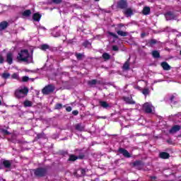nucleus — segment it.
I'll use <instances>...</instances> for the list:
<instances>
[{
	"instance_id": "obj_55",
	"label": "nucleus",
	"mask_w": 181,
	"mask_h": 181,
	"mask_svg": "<svg viewBox=\"0 0 181 181\" xmlns=\"http://www.w3.org/2000/svg\"><path fill=\"white\" fill-rule=\"evenodd\" d=\"M2 104V101H1V100H0V105Z\"/></svg>"
},
{
	"instance_id": "obj_25",
	"label": "nucleus",
	"mask_w": 181,
	"mask_h": 181,
	"mask_svg": "<svg viewBox=\"0 0 181 181\" xmlns=\"http://www.w3.org/2000/svg\"><path fill=\"white\" fill-rule=\"evenodd\" d=\"M3 165L5 168H11L12 163H11V161L6 160L3 161Z\"/></svg>"
},
{
	"instance_id": "obj_2",
	"label": "nucleus",
	"mask_w": 181,
	"mask_h": 181,
	"mask_svg": "<svg viewBox=\"0 0 181 181\" xmlns=\"http://www.w3.org/2000/svg\"><path fill=\"white\" fill-rule=\"evenodd\" d=\"M34 173L35 176H37L38 177H43V176L47 175V169L45 168H39L34 170Z\"/></svg>"
},
{
	"instance_id": "obj_20",
	"label": "nucleus",
	"mask_w": 181,
	"mask_h": 181,
	"mask_svg": "<svg viewBox=\"0 0 181 181\" xmlns=\"http://www.w3.org/2000/svg\"><path fill=\"white\" fill-rule=\"evenodd\" d=\"M99 104L103 108H110V104L105 101H100Z\"/></svg>"
},
{
	"instance_id": "obj_54",
	"label": "nucleus",
	"mask_w": 181,
	"mask_h": 181,
	"mask_svg": "<svg viewBox=\"0 0 181 181\" xmlns=\"http://www.w3.org/2000/svg\"><path fill=\"white\" fill-rule=\"evenodd\" d=\"M31 54H33V49H31Z\"/></svg>"
},
{
	"instance_id": "obj_15",
	"label": "nucleus",
	"mask_w": 181,
	"mask_h": 181,
	"mask_svg": "<svg viewBox=\"0 0 181 181\" xmlns=\"http://www.w3.org/2000/svg\"><path fill=\"white\" fill-rule=\"evenodd\" d=\"M88 86H90V87H94L95 86H96V84H100V81H98L96 79H93V80L88 81Z\"/></svg>"
},
{
	"instance_id": "obj_17",
	"label": "nucleus",
	"mask_w": 181,
	"mask_h": 181,
	"mask_svg": "<svg viewBox=\"0 0 181 181\" xmlns=\"http://www.w3.org/2000/svg\"><path fill=\"white\" fill-rule=\"evenodd\" d=\"M159 156L161 158V159H169L170 156L167 152H161L159 153Z\"/></svg>"
},
{
	"instance_id": "obj_41",
	"label": "nucleus",
	"mask_w": 181,
	"mask_h": 181,
	"mask_svg": "<svg viewBox=\"0 0 181 181\" xmlns=\"http://www.w3.org/2000/svg\"><path fill=\"white\" fill-rule=\"evenodd\" d=\"M119 49L118 48V46H117V45H113V46H112V50H113L114 52H118Z\"/></svg>"
},
{
	"instance_id": "obj_32",
	"label": "nucleus",
	"mask_w": 181,
	"mask_h": 181,
	"mask_svg": "<svg viewBox=\"0 0 181 181\" xmlns=\"http://www.w3.org/2000/svg\"><path fill=\"white\" fill-rule=\"evenodd\" d=\"M24 107H32V103L30 100H25L24 102Z\"/></svg>"
},
{
	"instance_id": "obj_52",
	"label": "nucleus",
	"mask_w": 181,
	"mask_h": 181,
	"mask_svg": "<svg viewBox=\"0 0 181 181\" xmlns=\"http://www.w3.org/2000/svg\"><path fill=\"white\" fill-rule=\"evenodd\" d=\"M173 98H175V96H171V97H170V101H173Z\"/></svg>"
},
{
	"instance_id": "obj_4",
	"label": "nucleus",
	"mask_w": 181,
	"mask_h": 181,
	"mask_svg": "<svg viewBox=\"0 0 181 181\" xmlns=\"http://www.w3.org/2000/svg\"><path fill=\"white\" fill-rule=\"evenodd\" d=\"M117 8L118 9H127L128 8V2H127V0H119L117 1Z\"/></svg>"
},
{
	"instance_id": "obj_10",
	"label": "nucleus",
	"mask_w": 181,
	"mask_h": 181,
	"mask_svg": "<svg viewBox=\"0 0 181 181\" xmlns=\"http://www.w3.org/2000/svg\"><path fill=\"white\" fill-rule=\"evenodd\" d=\"M122 100L125 101L126 104H131V105H134L135 104V101L134 100H132V97H125L124 96L122 98Z\"/></svg>"
},
{
	"instance_id": "obj_29",
	"label": "nucleus",
	"mask_w": 181,
	"mask_h": 181,
	"mask_svg": "<svg viewBox=\"0 0 181 181\" xmlns=\"http://www.w3.org/2000/svg\"><path fill=\"white\" fill-rule=\"evenodd\" d=\"M75 56L78 60H83V57H84V54L81 53H76Z\"/></svg>"
},
{
	"instance_id": "obj_7",
	"label": "nucleus",
	"mask_w": 181,
	"mask_h": 181,
	"mask_svg": "<svg viewBox=\"0 0 181 181\" xmlns=\"http://www.w3.org/2000/svg\"><path fill=\"white\" fill-rule=\"evenodd\" d=\"M6 62H8V64H12V63H13V54L12 52L7 53Z\"/></svg>"
},
{
	"instance_id": "obj_57",
	"label": "nucleus",
	"mask_w": 181,
	"mask_h": 181,
	"mask_svg": "<svg viewBox=\"0 0 181 181\" xmlns=\"http://www.w3.org/2000/svg\"><path fill=\"white\" fill-rule=\"evenodd\" d=\"M96 2H98V1H100V0H95Z\"/></svg>"
},
{
	"instance_id": "obj_19",
	"label": "nucleus",
	"mask_w": 181,
	"mask_h": 181,
	"mask_svg": "<svg viewBox=\"0 0 181 181\" xmlns=\"http://www.w3.org/2000/svg\"><path fill=\"white\" fill-rule=\"evenodd\" d=\"M131 59V58H129L127 59V61L125 62V63L124 64L122 69L123 70H129V60Z\"/></svg>"
},
{
	"instance_id": "obj_37",
	"label": "nucleus",
	"mask_w": 181,
	"mask_h": 181,
	"mask_svg": "<svg viewBox=\"0 0 181 181\" xmlns=\"http://www.w3.org/2000/svg\"><path fill=\"white\" fill-rule=\"evenodd\" d=\"M11 78H15L16 80H18V78H19V75H18V74H13L11 76Z\"/></svg>"
},
{
	"instance_id": "obj_47",
	"label": "nucleus",
	"mask_w": 181,
	"mask_h": 181,
	"mask_svg": "<svg viewBox=\"0 0 181 181\" xmlns=\"http://www.w3.org/2000/svg\"><path fill=\"white\" fill-rule=\"evenodd\" d=\"M144 95H149V91H143Z\"/></svg>"
},
{
	"instance_id": "obj_46",
	"label": "nucleus",
	"mask_w": 181,
	"mask_h": 181,
	"mask_svg": "<svg viewBox=\"0 0 181 181\" xmlns=\"http://www.w3.org/2000/svg\"><path fill=\"white\" fill-rule=\"evenodd\" d=\"M42 93L44 94V95H48V94H49L50 92H49V91H42Z\"/></svg>"
},
{
	"instance_id": "obj_36",
	"label": "nucleus",
	"mask_w": 181,
	"mask_h": 181,
	"mask_svg": "<svg viewBox=\"0 0 181 181\" xmlns=\"http://www.w3.org/2000/svg\"><path fill=\"white\" fill-rule=\"evenodd\" d=\"M133 165H134V166H141V165H142V161H141V160L135 161L133 163Z\"/></svg>"
},
{
	"instance_id": "obj_21",
	"label": "nucleus",
	"mask_w": 181,
	"mask_h": 181,
	"mask_svg": "<svg viewBox=\"0 0 181 181\" xmlns=\"http://www.w3.org/2000/svg\"><path fill=\"white\" fill-rule=\"evenodd\" d=\"M124 15H126V16H132L134 12L132 8H127L124 11Z\"/></svg>"
},
{
	"instance_id": "obj_33",
	"label": "nucleus",
	"mask_w": 181,
	"mask_h": 181,
	"mask_svg": "<svg viewBox=\"0 0 181 181\" xmlns=\"http://www.w3.org/2000/svg\"><path fill=\"white\" fill-rule=\"evenodd\" d=\"M55 110H62V108H63V105H62V103H57L55 105Z\"/></svg>"
},
{
	"instance_id": "obj_56",
	"label": "nucleus",
	"mask_w": 181,
	"mask_h": 181,
	"mask_svg": "<svg viewBox=\"0 0 181 181\" xmlns=\"http://www.w3.org/2000/svg\"><path fill=\"white\" fill-rule=\"evenodd\" d=\"M144 91H148V90L147 89H144Z\"/></svg>"
},
{
	"instance_id": "obj_34",
	"label": "nucleus",
	"mask_w": 181,
	"mask_h": 181,
	"mask_svg": "<svg viewBox=\"0 0 181 181\" xmlns=\"http://www.w3.org/2000/svg\"><path fill=\"white\" fill-rule=\"evenodd\" d=\"M83 46H84L85 47H91V43H90L88 41H85L83 43Z\"/></svg>"
},
{
	"instance_id": "obj_18",
	"label": "nucleus",
	"mask_w": 181,
	"mask_h": 181,
	"mask_svg": "<svg viewBox=\"0 0 181 181\" xmlns=\"http://www.w3.org/2000/svg\"><path fill=\"white\" fill-rule=\"evenodd\" d=\"M143 15H149L151 13V8L145 6L142 11Z\"/></svg>"
},
{
	"instance_id": "obj_5",
	"label": "nucleus",
	"mask_w": 181,
	"mask_h": 181,
	"mask_svg": "<svg viewBox=\"0 0 181 181\" xmlns=\"http://www.w3.org/2000/svg\"><path fill=\"white\" fill-rule=\"evenodd\" d=\"M165 18L166 21H173L176 19V15H175L172 11H168L165 13Z\"/></svg>"
},
{
	"instance_id": "obj_3",
	"label": "nucleus",
	"mask_w": 181,
	"mask_h": 181,
	"mask_svg": "<svg viewBox=\"0 0 181 181\" xmlns=\"http://www.w3.org/2000/svg\"><path fill=\"white\" fill-rule=\"evenodd\" d=\"M143 110L147 114H151V112L155 110V107H153L152 103H146L143 105Z\"/></svg>"
},
{
	"instance_id": "obj_51",
	"label": "nucleus",
	"mask_w": 181,
	"mask_h": 181,
	"mask_svg": "<svg viewBox=\"0 0 181 181\" xmlns=\"http://www.w3.org/2000/svg\"><path fill=\"white\" fill-rule=\"evenodd\" d=\"M81 172L82 175H84V173H86V170L84 169L81 170Z\"/></svg>"
},
{
	"instance_id": "obj_48",
	"label": "nucleus",
	"mask_w": 181,
	"mask_h": 181,
	"mask_svg": "<svg viewBox=\"0 0 181 181\" xmlns=\"http://www.w3.org/2000/svg\"><path fill=\"white\" fill-rule=\"evenodd\" d=\"M4 134H5V135H9V132H8V130H3Z\"/></svg>"
},
{
	"instance_id": "obj_28",
	"label": "nucleus",
	"mask_w": 181,
	"mask_h": 181,
	"mask_svg": "<svg viewBox=\"0 0 181 181\" xmlns=\"http://www.w3.org/2000/svg\"><path fill=\"white\" fill-rule=\"evenodd\" d=\"M156 43H158V41L155 39L150 40L148 42V44L149 45V46H151V47H152L153 45H156Z\"/></svg>"
},
{
	"instance_id": "obj_1",
	"label": "nucleus",
	"mask_w": 181,
	"mask_h": 181,
	"mask_svg": "<svg viewBox=\"0 0 181 181\" xmlns=\"http://www.w3.org/2000/svg\"><path fill=\"white\" fill-rule=\"evenodd\" d=\"M30 54L28 49H22L17 56V60L18 62H24L25 63H29V59H30Z\"/></svg>"
},
{
	"instance_id": "obj_16",
	"label": "nucleus",
	"mask_w": 181,
	"mask_h": 181,
	"mask_svg": "<svg viewBox=\"0 0 181 181\" xmlns=\"http://www.w3.org/2000/svg\"><path fill=\"white\" fill-rule=\"evenodd\" d=\"M8 26H9V23L7 21L0 23V30H5Z\"/></svg>"
},
{
	"instance_id": "obj_9",
	"label": "nucleus",
	"mask_w": 181,
	"mask_h": 181,
	"mask_svg": "<svg viewBox=\"0 0 181 181\" xmlns=\"http://www.w3.org/2000/svg\"><path fill=\"white\" fill-rule=\"evenodd\" d=\"M56 90V87H54V85L53 84H49L46 86L42 91H54Z\"/></svg>"
},
{
	"instance_id": "obj_23",
	"label": "nucleus",
	"mask_w": 181,
	"mask_h": 181,
	"mask_svg": "<svg viewBox=\"0 0 181 181\" xmlns=\"http://www.w3.org/2000/svg\"><path fill=\"white\" fill-rule=\"evenodd\" d=\"M23 16H25V18H28V16H30L32 15V11L30 10H25L22 13Z\"/></svg>"
},
{
	"instance_id": "obj_27",
	"label": "nucleus",
	"mask_w": 181,
	"mask_h": 181,
	"mask_svg": "<svg viewBox=\"0 0 181 181\" xmlns=\"http://www.w3.org/2000/svg\"><path fill=\"white\" fill-rule=\"evenodd\" d=\"M40 49H41V50L46 52V50H47V49H50V46H49V45H47V44H44L40 46Z\"/></svg>"
},
{
	"instance_id": "obj_6",
	"label": "nucleus",
	"mask_w": 181,
	"mask_h": 181,
	"mask_svg": "<svg viewBox=\"0 0 181 181\" xmlns=\"http://www.w3.org/2000/svg\"><path fill=\"white\" fill-rule=\"evenodd\" d=\"M28 95V91H16L15 96L16 98H23Z\"/></svg>"
},
{
	"instance_id": "obj_38",
	"label": "nucleus",
	"mask_w": 181,
	"mask_h": 181,
	"mask_svg": "<svg viewBox=\"0 0 181 181\" xmlns=\"http://www.w3.org/2000/svg\"><path fill=\"white\" fill-rule=\"evenodd\" d=\"M53 4H56L57 5H59V4H62V0H52Z\"/></svg>"
},
{
	"instance_id": "obj_12",
	"label": "nucleus",
	"mask_w": 181,
	"mask_h": 181,
	"mask_svg": "<svg viewBox=\"0 0 181 181\" xmlns=\"http://www.w3.org/2000/svg\"><path fill=\"white\" fill-rule=\"evenodd\" d=\"M42 18V14L39 13H35L33 15V20L35 22H40V19Z\"/></svg>"
},
{
	"instance_id": "obj_49",
	"label": "nucleus",
	"mask_w": 181,
	"mask_h": 181,
	"mask_svg": "<svg viewBox=\"0 0 181 181\" xmlns=\"http://www.w3.org/2000/svg\"><path fill=\"white\" fill-rule=\"evenodd\" d=\"M118 28H124V24L120 23L117 25Z\"/></svg>"
},
{
	"instance_id": "obj_11",
	"label": "nucleus",
	"mask_w": 181,
	"mask_h": 181,
	"mask_svg": "<svg viewBox=\"0 0 181 181\" xmlns=\"http://www.w3.org/2000/svg\"><path fill=\"white\" fill-rule=\"evenodd\" d=\"M161 67H163V70H165V71H168L169 70H170V69H172V67L170 66L169 64H168V62H163L160 64Z\"/></svg>"
},
{
	"instance_id": "obj_26",
	"label": "nucleus",
	"mask_w": 181,
	"mask_h": 181,
	"mask_svg": "<svg viewBox=\"0 0 181 181\" xmlns=\"http://www.w3.org/2000/svg\"><path fill=\"white\" fill-rule=\"evenodd\" d=\"M117 35H119V36H122L123 37H125V36H128V33L127 32H124L122 30H118L117 31Z\"/></svg>"
},
{
	"instance_id": "obj_42",
	"label": "nucleus",
	"mask_w": 181,
	"mask_h": 181,
	"mask_svg": "<svg viewBox=\"0 0 181 181\" xmlns=\"http://www.w3.org/2000/svg\"><path fill=\"white\" fill-rule=\"evenodd\" d=\"M4 62H5V59H4L2 55H0V64H4Z\"/></svg>"
},
{
	"instance_id": "obj_40",
	"label": "nucleus",
	"mask_w": 181,
	"mask_h": 181,
	"mask_svg": "<svg viewBox=\"0 0 181 181\" xmlns=\"http://www.w3.org/2000/svg\"><path fill=\"white\" fill-rule=\"evenodd\" d=\"M109 35L110 36H112V37H115V39H118V35H117L116 34H115L114 33H109Z\"/></svg>"
},
{
	"instance_id": "obj_43",
	"label": "nucleus",
	"mask_w": 181,
	"mask_h": 181,
	"mask_svg": "<svg viewBox=\"0 0 181 181\" xmlns=\"http://www.w3.org/2000/svg\"><path fill=\"white\" fill-rule=\"evenodd\" d=\"M73 115H78V110H74L72 112Z\"/></svg>"
},
{
	"instance_id": "obj_31",
	"label": "nucleus",
	"mask_w": 181,
	"mask_h": 181,
	"mask_svg": "<svg viewBox=\"0 0 181 181\" xmlns=\"http://www.w3.org/2000/svg\"><path fill=\"white\" fill-rule=\"evenodd\" d=\"M76 129H77L78 131H83L84 129V127L81 126V124H78L76 125Z\"/></svg>"
},
{
	"instance_id": "obj_35",
	"label": "nucleus",
	"mask_w": 181,
	"mask_h": 181,
	"mask_svg": "<svg viewBox=\"0 0 181 181\" xmlns=\"http://www.w3.org/2000/svg\"><path fill=\"white\" fill-rule=\"evenodd\" d=\"M17 91H29V89L26 86H23L18 88Z\"/></svg>"
},
{
	"instance_id": "obj_53",
	"label": "nucleus",
	"mask_w": 181,
	"mask_h": 181,
	"mask_svg": "<svg viewBox=\"0 0 181 181\" xmlns=\"http://www.w3.org/2000/svg\"><path fill=\"white\" fill-rule=\"evenodd\" d=\"M41 29H44V30H46V28L45 27H41Z\"/></svg>"
},
{
	"instance_id": "obj_14",
	"label": "nucleus",
	"mask_w": 181,
	"mask_h": 181,
	"mask_svg": "<svg viewBox=\"0 0 181 181\" xmlns=\"http://www.w3.org/2000/svg\"><path fill=\"white\" fill-rule=\"evenodd\" d=\"M84 158V155H81L78 157L74 156V155H71L69 156V160H71L72 162H74V160H77V159H83Z\"/></svg>"
},
{
	"instance_id": "obj_13",
	"label": "nucleus",
	"mask_w": 181,
	"mask_h": 181,
	"mask_svg": "<svg viewBox=\"0 0 181 181\" xmlns=\"http://www.w3.org/2000/svg\"><path fill=\"white\" fill-rule=\"evenodd\" d=\"M180 125H175L170 129L169 132L170 134H176V132L180 131Z\"/></svg>"
},
{
	"instance_id": "obj_24",
	"label": "nucleus",
	"mask_w": 181,
	"mask_h": 181,
	"mask_svg": "<svg viewBox=\"0 0 181 181\" xmlns=\"http://www.w3.org/2000/svg\"><path fill=\"white\" fill-rule=\"evenodd\" d=\"M152 56L154 59H159V57H160V54H159V52L154 50L152 52Z\"/></svg>"
},
{
	"instance_id": "obj_22",
	"label": "nucleus",
	"mask_w": 181,
	"mask_h": 181,
	"mask_svg": "<svg viewBox=\"0 0 181 181\" xmlns=\"http://www.w3.org/2000/svg\"><path fill=\"white\" fill-rule=\"evenodd\" d=\"M102 57L104 59L105 62H107V60H110L111 59V55L107 52H105L103 54Z\"/></svg>"
},
{
	"instance_id": "obj_30",
	"label": "nucleus",
	"mask_w": 181,
	"mask_h": 181,
	"mask_svg": "<svg viewBox=\"0 0 181 181\" xmlns=\"http://www.w3.org/2000/svg\"><path fill=\"white\" fill-rule=\"evenodd\" d=\"M1 77H2V78H4L5 80H6V78H9V77H11V74H9V73H3L1 74Z\"/></svg>"
},
{
	"instance_id": "obj_50",
	"label": "nucleus",
	"mask_w": 181,
	"mask_h": 181,
	"mask_svg": "<svg viewBox=\"0 0 181 181\" xmlns=\"http://www.w3.org/2000/svg\"><path fill=\"white\" fill-rule=\"evenodd\" d=\"M146 35V34L145 33H141V37H145Z\"/></svg>"
},
{
	"instance_id": "obj_44",
	"label": "nucleus",
	"mask_w": 181,
	"mask_h": 181,
	"mask_svg": "<svg viewBox=\"0 0 181 181\" xmlns=\"http://www.w3.org/2000/svg\"><path fill=\"white\" fill-rule=\"evenodd\" d=\"M71 107H70V106H69V107H67L66 108V110L68 112H71Z\"/></svg>"
},
{
	"instance_id": "obj_39",
	"label": "nucleus",
	"mask_w": 181,
	"mask_h": 181,
	"mask_svg": "<svg viewBox=\"0 0 181 181\" xmlns=\"http://www.w3.org/2000/svg\"><path fill=\"white\" fill-rule=\"evenodd\" d=\"M22 81L24 83H26L27 81H29V77L28 76H23L22 78Z\"/></svg>"
},
{
	"instance_id": "obj_8",
	"label": "nucleus",
	"mask_w": 181,
	"mask_h": 181,
	"mask_svg": "<svg viewBox=\"0 0 181 181\" xmlns=\"http://www.w3.org/2000/svg\"><path fill=\"white\" fill-rule=\"evenodd\" d=\"M119 153H122V155H123L124 158H131V154L129 153V152H128V151H127L124 148H119Z\"/></svg>"
},
{
	"instance_id": "obj_45",
	"label": "nucleus",
	"mask_w": 181,
	"mask_h": 181,
	"mask_svg": "<svg viewBox=\"0 0 181 181\" xmlns=\"http://www.w3.org/2000/svg\"><path fill=\"white\" fill-rule=\"evenodd\" d=\"M157 177L155 176L151 177V181H156Z\"/></svg>"
}]
</instances>
